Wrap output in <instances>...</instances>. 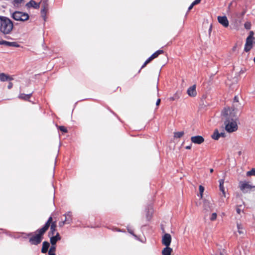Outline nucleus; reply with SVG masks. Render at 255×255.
<instances>
[{
    "label": "nucleus",
    "mask_w": 255,
    "mask_h": 255,
    "mask_svg": "<svg viewBox=\"0 0 255 255\" xmlns=\"http://www.w3.org/2000/svg\"><path fill=\"white\" fill-rule=\"evenodd\" d=\"M199 192H200V197H201V198H203V192H204V188L202 185H200L199 187Z\"/></svg>",
    "instance_id": "28"
},
{
    "label": "nucleus",
    "mask_w": 255,
    "mask_h": 255,
    "mask_svg": "<svg viewBox=\"0 0 255 255\" xmlns=\"http://www.w3.org/2000/svg\"><path fill=\"white\" fill-rule=\"evenodd\" d=\"M213 168H211L210 170V171L211 173H212L213 172Z\"/></svg>",
    "instance_id": "44"
},
{
    "label": "nucleus",
    "mask_w": 255,
    "mask_h": 255,
    "mask_svg": "<svg viewBox=\"0 0 255 255\" xmlns=\"http://www.w3.org/2000/svg\"><path fill=\"white\" fill-rule=\"evenodd\" d=\"M234 101L235 102H238L239 100H238V98L237 97V96H235L234 97Z\"/></svg>",
    "instance_id": "40"
},
{
    "label": "nucleus",
    "mask_w": 255,
    "mask_h": 255,
    "mask_svg": "<svg viewBox=\"0 0 255 255\" xmlns=\"http://www.w3.org/2000/svg\"><path fill=\"white\" fill-rule=\"evenodd\" d=\"M224 179H220L219 180V188L220 190L222 193V197H226V192L225 190V188L224 186Z\"/></svg>",
    "instance_id": "14"
},
{
    "label": "nucleus",
    "mask_w": 255,
    "mask_h": 255,
    "mask_svg": "<svg viewBox=\"0 0 255 255\" xmlns=\"http://www.w3.org/2000/svg\"><path fill=\"white\" fill-rule=\"evenodd\" d=\"M183 131H178L174 133V137L180 138L184 135Z\"/></svg>",
    "instance_id": "24"
},
{
    "label": "nucleus",
    "mask_w": 255,
    "mask_h": 255,
    "mask_svg": "<svg viewBox=\"0 0 255 255\" xmlns=\"http://www.w3.org/2000/svg\"><path fill=\"white\" fill-rule=\"evenodd\" d=\"M245 28L247 29H250L251 28V23L250 22H246L244 24Z\"/></svg>",
    "instance_id": "30"
},
{
    "label": "nucleus",
    "mask_w": 255,
    "mask_h": 255,
    "mask_svg": "<svg viewBox=\"0 0 255 255\" xmlns=\"http://www.w3.org/2000/svg\"><path fill=\"white\" fill-rule=\"evenodd\" d=\"M11 79L7 75L4 74V73L0 74V81L2 82L9 81Z\"/></svg>",
    "instance_id": "18"
},
{
    "label": "nucleus",
    "mask_w": 255,
    "mask_h": 255,
    "mask_svg": "<svg viewBox=\"0 0 255 255\" xmlns=\"http://www.w3.org/2000/svg\"><path fill=\"white\" fill-rule=\"evenodd\" d=\"M9 44V42H8V41H6L5 40L0 41V45H4L8 46Z\"/></svg>",
    "instance_id": "32"
},
{
    "label": "nucleus",
    "mask_w": 255,
    "mask_h": 255,
    "mask_svg": "<svg viewBox=\"0 0 255 255\" xmlns=\"http://www.w3.org/2000/svg\"><path fill=\"white\" fill-rule=\"evenodd\" d=\"M69 216V217H70V214H67L66 215H65V220L64 221H62V222H60L59 224V225L60 227H62L64 224H65V222L67 221H69L68 219L67 218V217Z\"/></svg>",
    "instance_id": "26"
},
{
    "label": "nucleus",
    "mask_w": 255,
    "mask_h": 255,
    "mask_svg": "<svg viewBox=\"0 0 255 255\" xmlns=\"http://www.w3.org/2000/svg\"><path fill=\"white\" fill-rule=\"evenodd\" d=\"M12 18L16 21H25L29 19V15L25 12L16 11L12 14Z\"/></svg>",
    "instance_id": "4"
},
{
    "label": "nucleus",
    "mask_w": 255,
    "mask_h": 255,
    "mask_svg": "<svg viewBox=\"0 0 255 255\" xmlns=\"http://www.w3.org/2000/svg\"><path fill=\"white\" fill-rule=\"evenodd\" d=\"M24 0H14L13 4L15 7H19L22 3L24 2Z\"/></svg>",
    "instance_id": "19"
},
{
    "label": "nucleus",
    "mask_w": 255,
    "mask_h": 255,
    "mask_svg": "<svg viewBox=\"0 0 255 255\" xmlns=\"http://www.w3.org/2000/svg\"><path fill=\"white\" fill-rule=\"evenodd\" d=\"M55 250H56V248H55V245H52V246L50 247V248L49 250V252H48L49 255H55Z\"/></svg>",
    "instance_id": "21"
},
{
    "label": "nucleus",
    "mask_w": 255,
    "mask_h": 255,
    "mask_svg": "<svg viewBox=\"0 0 255 255\" xmlns=\"http://www.w3.org/2000/svg\"><path fill=\"white\" fill-rule=\"evenodd\" d=\"M191 140L192 143L200 144L204 141V138L201 135H196L192 136L191 137Z\"/></svg>",
    "instance_id": "8"
},
{
    "label": "nucleus",
    "mask_w": 255,
    "mask_h": 255,
    "mask_svg": "<svg viewBox=\"0 0 255 255\" xmlns=\"http://www.w3.org/2000/svg\"><path fill=\"white\" fill-rule=\"evenodd\" d=\"M171 242V236L168 233L165 234L162 238V244L166 246L169 247Z\"/></svg>",
    "instance_id": "6"
},
{
    "label": "nucleus",
    "mask_w": 255,
    "mask_h": 255,
    "mask_svg": "<svg viewBox=\"0 0 255 255\" xmlns=\"http://www.w3.org/2000/svg\"><path fill=\"white\" fill-rule=\"evenodd\" d=\"M13 27L12 22L5 16H0V31L4 34H9Z\"/></svg>",
    "instance_id": "3"
},
{
    "label": "nucleus",
    "mask_w": 255,
    "mask_h": 255,
    "mask_svg": "<svg viewBox=\"0 0 255 255\" xmlns=\"http://www.w3.org/2000/svg\"><path fill=\"white\" fill-rule=\"evenodd\" d=\"M236 211L237 213L239 214H240L242 212V210L239 208V206H238L237 208Z\"/></svg>",
    "instance_id": "36"
},
{
    "label": "nucleus",
    "mask_w": 255,
    "mask_h": 255,
    "mask_svg": "<svg viewBox=\"0 0 255 255\" xmlns=\"http://www.w3.org/2000/svg\"><path fill=\"white\" fill-rule=\"evenodd\" d=\"M239 187L242 192L246 193L247 192L248 190L255 187L250 185L249 182L244 181L240 182Z\"/></svg>",
    "instance_id": "5"
},
{
    "label": "nucleus",
    "mask_w": 255,
    "mask_h": 255,
    "mask_svg": "<svg viewBox=\"0 0 255 255\" xmlns=\"http://www.w3.org/2000/svg\"><path fill=\"white\" fill-rule=\"evenodd\" d=\"M44 11V9L41 10V12H43Z\"/></svg>",
    "instance_id": "45"
},
{
    "label": "nucleus",
    "mask_w": 255,
    "mask_h": 255,
    "mask_svg": "<svg viewBox=\"0 0 255 255\" xmlns=\"http://www.w3.org/2000/svg\"><path fill=\"white\" fill-rule=\"evenodd\" d=\"M8 46H13V47H19V45L17 44L16 42H9V44Z\"/></svg>",
    "instance_id": "31"
},
{
    "label": "nucleus",
    "mask_w": 255,
    "mask_h": 255,
    "mask_svg": "<svg viewBox=\"0 0 255 255\" xmlns=\"http://www.w3.org/2000/svg\"><path fill=\"white\" fill-rule=\"evenodd\" d=\"M224 136H225L224 133H223V132L220 133V137H221V136L224 137Z\"/></svg>",
    "instance_id": "41"
},
{
    "label": "nucleus",
    "mask_w": 255,
    "mask_h": 255,
    "mask_svg": "<svg viewBox=\"0 0 255 255\" xmlns=\"http://www.w3.org/2000/svg\"><path fill=\"white\" fill-rule=\"evenodd\" d=\"M160 99H158L157 101H156V106H158L159 104H160Z\"/></svg>",
    "instance_id": "38"
},
{
    "label": "nucleus",
    "mask_w": 255,
    "mask_h": 255,
    "mask_svg": "<svg viewBox=\"0 0 255 255\" xmlns=\"http://www.w3.org/2000/svg\"><path fill=\"white\" fill-rule=\"evenodd\" d=\"M253 40V39H249L248 38H247L246 42L245 45V51L246 52L249 51L252 48Z\"/></svg>",
    "instance_id": "12"
},
{
    "label": "nucleus",
    "mask_w": 255,
    "mask_h": 255,
    "mask_svg": "<svg viewBox=\"0 0 255 255\" xmlns=\"http://www.w3.org/2000/svg\"><path fill=\"white\" fill-rule=\"evenodd\" d=\"M217 217V214L216 213H213L211 214V217L210 218V220L211 221H214L216 220Z\"/></svg>",
    "instance_id": "29"
},
{
    "label": "nucleus",
    "mask_w": 255,
    "mask_h": 255,
    "mask_svg": "<svg viewBox=\"0 0 255 255\" xmlns=\"http://www.w3.org/2000/svg\"><path fill=\"white\" fill-rule=\"evenodd\" d=\"M241 154H242V151H239L238 152V154L239 156H240L241 155Z\"/></svg>",
    "instance_id": "43"
},
{
    "label": "nucleus",
    "mask_w": 255,
    "mask_h": 255,
    "mask_svg": "<svg viewBox=\"0 0 255 255\" xmlns=\"http://www.w3.org/2000/svg\"><path fill=\"white\" fill-rule=\"evenodd\" d=\"M188 95L192 97H194L197 95V92L196 90V85H194L190 87L187 91Z\"/></svg>",
    "instance_id": "11"
},
{
    "label": "nucleus",
    "mask_w": 255,
    "mask_h": 255,
    "mask_svg": "<svg viewBox=\"0 0 255 255\" xmlns=\"http://www.w3.org/2000/svg\"><path fill=\"white\" fill-rule=\"evenodd\" d=\"M59 128L61 131L63 132H66L67 131L66 128L64 126H60L59 127Z\"/></svg>",
    "instance_id": "33"
},
{
    "label": "nucleus",
    "mask_w": 255,
    "mask_h": 255,
    "mask_svg": "<svg viewBox=\"0 0 255 255\" xmlns=\"http://www.w3.org/2000/svg\"><path fill=\"white\" fill-rule=\"evenodd\" d=\"M60 239V237L58 233H57L56 236H53L50 238V243L52 245H55L56 242Z\"/></svg>",
    "instance_id": "15"
},
{
    "label": "nucleus",
    "mask_w": 255,
    "mask_h": 255,
    "mask_svg": "<svg viewBox=\"0 0 255 255\" xmlns=\"http://www.w3.org/2000/svg\"><path fill=\"white\" fill-rule=\"evenodd\" d=\"M212 137L215 140H218L220 137V133L217 129L214 131V133L212 135Z\"/></svg>",
    "instance_id": "20"
},
{
    "label": "nucleus",
    "mask_w": 255,
    "mask_h": 255,
    "mask_svg": "<svg viewBox=\"0 0 255 255\" xmlns=\"http://www.w3.org/2000/svg\"><path fill=\"white\" fill-rule=\"evenodd\" d=\"M218 20L219 22L224 27H227L229 26V21L226 16H218Z\"/></svg>",
    "instance_id": "10"
},
{
    "label": "nucleus",
    "mask_w": 255,
    "mask_h": 255,
    "mask_svg": "<svg viewBox=\"0 0 255 255\" xmlns=\"http://www.w3.org/2000/svg\"><path fill=\"white\" fill-rule=\"evenodd\" d=\"M237 228L238 230V232L240 234L244 233V228L242 227V225L237 224Z\"/></svg>",
    "instance_id": "27"
},
{
    "label": "nucleus",
    "mask_w": 255,
    "mask_h": 255,
    "mask_svg": "<svg viewBox=\"0 0 255 255\" xmlns=\"http://www.w3.org/2000/svg\"><path fill=\"white\" fill-rule=\"evenodd\" d=\"M247 175L248 176H255V168H252L250 171H248Z\"/></svg>",
    "instance_id": "25"
},
{
    "label": "nucleus",
    "mask_w": 255,
    "mask_h": 255,
    "mask_svg": "<svg viewBox=\"0 0 255 255\" xmlns=\"http://www.w3.org/2000/svg\"><path fill=\"white\" fill-rule=\"evenodd\" d=\"M12 87V83H11V82L9 83L8 85V86H7L8 88L9 89H10V88H11V87Z\"/></svg>",
    "instance_id": "37"
},
{
    "label": "nucleus",
    "mask_w": 255,
    "mask_h": 255,
    "mask_svg": "<svg viewBox=\"0 0 255 255\" xmlns=\"http://www.w3.org/2000/svg\"><path fill=\"white\" fill-rule=\"evenodd\" d=\"M163 53V51L162 50H158L152 54L150 57H149L144 62L143 67H144L147 63L150 62L152 60L156 58L159 55L162 54Z\"/></svg>",
    "instance_id": "7"
},
{
    "label": "nucleus",
    "mask_w": 255,
    "mask_h": 255,
    "mask_svg": "<svg viewBox=\"0 0 255 255\" xmlns=\"http://www.w3.org/2000/svg\"><path fill=\"white\" fill-rule=\"evenodd\" d=\"M222 119L225 120V129L228 132H232L238 129V125L236 120L232 119L234 117L230 108H225L222 113Z\"/></svg>",
    "instance_id": "1"
},
{
    "label": "nucleus",
    "mask_w": 255,
    "mask_h": 255,
    "mask_svg": "<svg viewBox=\"0 0 255 255\" xmlns=\"http://www.w3.org/2000/svg\"><path fill=\"white\" fill-rule=\"evenodd\" d=\"M56 224L55 222H53L51 225L50 227V231L52 234L53 235L54 234V232L56 231Z\"/></svg>",
    "instance_id": "23"
},
{
    "label": "nucleus",
    "mask_w": 255,
    "mask_h": 255,
    "mask_svg": "<svg viewBox=\"0 0 255 255\" xmlns=\"http://www.w3.org/2000/svg\"><path fill=\"white\" fill-rule=\"evenodd\" d=\"M172 249L169 247H166L162 251L163 255H171Z\"/></svg>",
    "instance_id": "16"
},
{
    "label": "nucleus",
    "mask_w": 255,
    "mask_h": 255,
    "mask_svg": "<svg viewBox=\"0 0 255 255\" xmlns=\"http://www.w3.org/2000/svg\"><path fill=\"white\" fill-rule=\"evenodd\" d=\"M49 247V244L47 242H44L42 244V247L41 249V252L42 253H45L47 252V250Z\"/></svg>",
    "instance_id": "17"
},
{
    "label": "nucleus",
    "mask_w": 255,
    "mask_h": 255,
    "mask_svg": "<svg viewBox=\"0 0 255 255\" xmlns=\"http://www.w3.org/2000/svg\"><path fill=\"white\" fill-rule=\"evenodd\" d=\"M201 0H195V1H194L192 3L195 5L196 4H198L199 3H200Z\"/></svg>",
    "instance_id": "35"
},
{
    "label": "nucleus",
    "mask_w": 255,
    "mask_h": 255,
    "mask_svg": "<svg viewBox=\"0 0 255 255\" xmlns=\"http://www.w3.org/2000/svg\"><path fill=\"white\" fill-rule=\"evenodd\" d=\"M194 5L192 3L188 8V10H191Z\"/></svg>",
    "instance_id": "39"
},
{
    "label": "nucleus",
    "mask_w": 255,
    "mask_h": 255,
    "mask_svg": "<svg viewBox=\"0 0 255 255\" xmlns=\"http://www.w3.org/2000/svg\"><path fill=\"white\" fill-rule=\"evenodd\" d=\"M253 36H254V32L253 31H251L250 32V35L247 38H249V39H254Z\"/></svg>",
    "instance_id": "34"
},
{
    "label": "nucleus",
    "mask_w": 255,
    "mask_h": 255,
    "mask_svg": "<svg viewBox=\"0 0 255 255\" xmlns=\"http://www.w3.org/2000/svg\"><path fill=\"white\" fill-rule=\"evenodd\" d=\"M39 6H40L39 3H37L35 1L32 0H30L29 2H27L26 4V6L27 8L33 7L34 8L38 9V8H39Z\"/></svg>",
    "instance_id": "13"
},
{
    "label": "nucleus",
    "mask_w": 255,
    "mask_h": 255,
    "mask_svg": "<svg viewBox=\"0 0 255 255\" xmlns=\"http://www.w3.org/2000/svg\"><path fill=\"white\" fill-rule=\"evenodd\" d=\"M52 220V217H49L44 226L41 229L36 231V234L29 239V242L31 244L37 245L41 243L42 239V236L49 227Z\"/></svg>",
    "instance_id": "2"
},
{
    "label": "nucleus",
    "mask_w": 255,
    "mask_h": 255,
    "mask_svg": "<svg viewBox=\"0 0 255 255\" xmlns=\"http://www.w3.org/2000/svg\"><path fill=\"white\" fill-rule=\"evenodd\" d=\"M191 145L187 146L186 147V149H191Z\"/></svg>",
    "instance_id": "42"
},
{
    "label": "nucleus",
    "mask_w": 255,
    "mask_h": 255,
    "mask_svg": "<svg viewBox=\"0 0 255 255\" xmlns=\"http://www.w3.org/2000/svg\"><path fill=\"white\" fill-rule=\"evenodd\" d=\"M203 208L206 211H211L214 208V204L211 201L205 200L204 201Z\"/></svg>",
    "instance_id": "9"
},
{
    "label": "nucleus",
    "mask_w": 255,
    "mask_h": 255,
    "mask_svg": "<svg viewBox=\"0 0 255 255\" xmlns=\"http://www.w3.org/2000/svg\"><path fill=\"white\" fill-rule=\"evenodd\" d=\"M31 97V94H21L19 95V98L24 100H28Z\"/></svg>",
    "instance_id": "22"
}]
</instances>
